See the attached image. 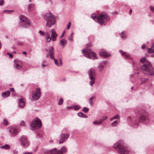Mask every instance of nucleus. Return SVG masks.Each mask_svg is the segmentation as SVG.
Returning <instances> with one entry per match:
<instances>
[{
    "label": "nucleus",
    "instance_id": "obj_1",
    "mask_svg": "<svg viewBox=\"0 0 154 154\" xmlns=\"http://www.w3.org/2000/svg\"><path fill=\"white\" fill-rule=\"evenodd\" d=\"M140 62L143 63L141 67V70L144 74H147L148 76L154 75V69L150 62L146 60L145 57H142L140 60Z\"/></svg>",
    "mask_w": 154,
    "mask_h": 154
},
{
    "label": "nucleus",
    "instance_id": "obj_2",
    "mask_svg": "<svg viewBox=\"0 0 154 154\" xmlns=\"http://www.w3.org/2000/svg\"><path fill=\"white\" fill-rule=\"evenodd\" d=\"M91 17L94 20L99 23L100 25L106 24V22L109 20V18H108L107 14L105 12L102 13L98 16L95 14H92Z\"/></svg>",
    "mask_w": 154,
    "mask_h": 154
},
{
    "label": "nucleus",
    "instance_id": "obj_3",
    "mask_svg": "<svg viewBox=\"0 0 154 154\" xmlns=\"http://www.w3.org/2000/svg\"><path fill=\"white\" fill-rule=\"evenodd\" d=\"M45 20L46 22V26L50 28L56 22V17L52 13H46L44 16Z\"/></svg>",
    "mask_w": 154,
    "mask_h": 154
},
{
    "label": "nucleus",
    "instance_id": "obj_4",
    "mask_svg": "<svg viewBox=\"0 0 154 154\" xmlns=\"http://www.w3.org/2000/svg\"><path fill=\"white\" fill-rule=\"evenodd\" d=\"M113 146L119 154H129L128 150L124 146V142L122 140L117 141Z\"/></svg>",
    "mask_w": 154,
    "mask_h": 154
},
{
    "label": "nucleus",
    "instance_id": "obj_5",
    "mask_svg": "<svg viewBox=\"0 0 154 154\" xmlns=\"http://www.w3.org/2000/svg\"><path fill=\"white\" fill-rule=\"evenodd\" d=\"M42 126L41 121L37 117L32 121L30 125V128L32 130H35L40 128Z\"/></svg>",
    "mask_w": 154,
    "mask_h": 154
},
{
    "label": "nucleus",
    "instance_id": "obj_6",
    "mask_svg": "<svg viewBox=\"0 0 154 154\" xmlns=\"http://www.w3.org/2000/svg\"><path fill=\"white\" fill-rule=\"evenodd\" d=\"M84 56L86 57L91 59L97 58L96 54L89 48H87L82 51Z\"/></svg>",
    "mask_w": 154,
    "mask_h": 154
},
{
    "label": "nucleus",
    "instance_id": "obj_7",
    "mask_svg": "<svg viewBox=\"0 0 154 154\" xmlns=\"http://www.w3.org/2000/svg\"><path fill=\"white\" fill-rule=\"evenodd\" d=\"M18 141L21 146L24 148H27L30 144V143L26 136H21L18 139Z\"/></svg>",
    "mask_w": 154,
    "mask_h": 154
},
{
    "label": "nucleus",
    "instance_id": "obj_8",
    "mask_svg": "<svg viewBox=\"0 0 154 154\" xmlns=\"http://www.w3.org/2000/svg\"><path fill=\"white\" fill-rule=\"evenodd\" d=\"M88 74L89 78L91 80L89 83L90 85L93 86L95 82V78L96 75V70L93 68H91L89 70Z\"/></svg>",
    "mask_w": 154,
    "mask_h": 154
},
{
    "label": "nucleus",
    "instance_id": "obj_9",
    "mask_svg": "<svg viewBox=\"0 0 154 154\" xmlns=\"http://www.w3.org/2000/svg\"><path fill=\"white\" fill-rule=\"evenodd\" d=\"M9 128L10 134L12 137L17 135L20 131L19 128L14 126H11Z\"/></svg>",
    "mask_w": 154,
    "mask_h": 154
},
{
    "label": "nucleus",
    "instance_id": "obj_10",
    "mask_svg": "<svg viewBox=\"0 0 154 154\" xmlns=\"http://www.w3.org/2000/svg\"><path fill=\"white\" fill-rule=\"evenodd\" d=\"M41 92L40 89L37 88L35 91L32 92V100L33 101H36L38 100L41 97Z\"/></svg>",
    "mask_w": 154,
    "mask_h": 154
},
{
    "label": "nucleus",
    "instance_id": "obj_11",
    "mask_svg": "<svg viewBox=\"0 0 154 154\" xmlns=\"http://www.w3.org/2000/svg\"><path fill=\"white\" fill-rule=\"evenodd\" d=\"M56 150V148L50 149L46 148H43L41 150L40 154H55Z\"/></svg>",
    "mask_w": 154,
    "mask_h": 154
},
{
    "label": "nucleus",
    "instance_id": "obj_12",
    "mask_svg": "<svg viewBox=\"0 0 154 154\" xmlns=\"http://www.w3.org/2000/svg\"><path fill=\"white\" fill-rule=\"evenodd\" d=\"M14 66L15 69L19 70L23 67V63L22 61L17 60H14Z\"/></svg>",
    "mask_w": 154,
    "mask_h": 154
},
{
    "label": "nucleus",
    "instance_id": "obj_13",
    "mask_svg": "<svg viewBox=\"0 0 154 154\" xmlns=\"http://www.w3.org/2000/svg\"><path fill=\"white\" fill-rule=\"evenodd\" d=\"M139 120L140 122L146 124L149 122V118L148 116L144 114L140 116Z\"/></svg>",
    "mask_w": 154,
    "mask_h": 154
},
{
    "label": "nucleus",
    "instance_id": "obj_14",
    "mask_svg": "<svg viewBox=\"0 0 154 154\" xmlns=\"http://www.w3.org/2000/svg\"><path fill=\"white\" fill-rule=\"evenodd\" d=\"M69 136V134H61L60 135V138L59 140V143L61 144L66 140Z\"/></svg>",
    "mask_w": 154,
    "mask_h": 154
},
{
    "label": "nucleus",
    "instance_id": "obj_15",
    "mask_svg": "<svg viewBox=\"0 0 154 154\" xmlns=\"http://www.w3.org/2000/svg\"><path fill=\"white\" fill-rule=\"evenodd\" d=\"M19 18L20 21L25 23L26 24L30 25L31 22L25 16L23 15H21L19 16Z\"/></svg>",
    "mask_w": 154,
    "mask_h": 154
},
{
    "label": "nucleus",
    "instance_id": "obj_16",
    "mask_svg": "<svg viewBox=\"0 0 154 154\" xmlns=\"http://www.w3.org/2000/svg\"><path fill=\"white\" fill-rule=\"evenodd\" d=\"M107 116H103L102 118H100L99 120H97L93 122V123L95 125H101L103 122L107 118Z\"/></svg>",
    "mask_w": 154,
    "mask_h": 154
},
{
    "label": "nucleus",
    "instance_id": "obj_17",
    "mask_svg": "<svg viewBox=\"0 0 154 154\" xmlns=\"http://www.w3.org/2000/svg\"><path fill=\"white\" fill-rule=\"evenodd\" d=\"M130 123L134 128H137L139 125V123L137 121V119L136 118H133L131 119L130 121Z\"/></svg>",
    "mask_w": 154,
    "mask_h": 154
},
{
    "label": "nucleus",
    "instance_id": "obj_18",
    "mask_svg": "<svg viewBox=\"0 0 154 154\" xmlns=\"http://www.w3.org/2000/svg\"><path fill=\"white\" fill-rule=\"evenodd\" d=\"M56 151L55 154H63V153H66L67 152V149L66 147L63 146L60 150L57 151V149Z\"/></svg>",
    "mask_w": 154,
    "mask_h": 154
},
{
    "label": "nucleus",
    "instance_id": "obj_19",
    "mask_svg": "<svg viewBox=\"0 0 154 154\" xmlns=\"http://www.w3.org/2000/svg\"><path fill=\"white\" fill-rule=\"evenodd\" d=\"M51 31L52 32L51 35V40L52 41L55 42L56 40L57 37V36L58 35L54 29H51Z\"/></svg>",
    "mask_w": 154,
    "mask_h": 154
},
{
    "label": "nucleus",
    "instance_id": "obj_20",
    "mask_svg": "<svg viewBox=\"0 0 154 154\" xmlns=\"http://www.w3.org/2000/svg\"><path fill=\"white\" fill-rule=\"evenodd\" d=\"M107 63L106 61H102L100 62L99 63L98 68L100 71H102L104 68L105 66Z\"/></svg>",
    "mask_w": 154,
    "mask_h": 154
},
{
    "label": "nucleus",
    "instance_id": "obj_21",
    "mask_svg": "<svg viewBox=\"0 0 154 154\" xmlns=\"http://www.w3.org/2000/svg\"><path fill=\"white\" fill-rule=\"evenodd\" d=\"M49 54L51 59L54 58V51L53 46H50L49 47Z\"/></svg>",
    "mask_w": 154,
    "mask_h": 154
},
{
    "label": "nucleus",
    "instance_id": "obj_22",
    "mask_svg": "<svg viewBox=\"0 0 154 154\" xmlns=\"http://www.w3.org/2000/svg\"><path fill=\"white\" fill-rule=\"evenodd\" d=\"M119 52L121 54L122 56H123L125 58H130V56L128 53L125 52H123L122 50H119Z\"/></svg>",
    "mask_w": 154,
    "mask_h": 154
},
{
    "label": "nucleus",
    "instance_id": "obj_23",
    "mask_svg": "<svg viewBox=\"0 0 154 154\" xmlns=\"http://www.w3.org/2000/svg\"><path fill=\"white\" fill-rule=\"evenodd\" d=\"M19 105L21 108H23L25 104V100L24 99H20L19 100Z\"/></svg>",
    "mask_w": 154,
    "mask_h": 154
},
{
    "label": "nucleus",
    "instance_id": "obj_24",
    "mask_svg": "<svg viewBox=\"0 0 154 154\" xmlns=\"http://www.w3.org/2000/svg\"><path fill=\"white\" fill-rule=\"evenodd\" d=\"M100 54L101 56L103 57H108L110 56L111 54L104 51H102L100 53Z\"/></svg>",
    "mask_w": 154,
    "mask_h": 154
},
{
    "label": "nucleus",
    "instance_id": "obj_25",
    "mask_svg": "<svg viewBox=\"0 0 154 154\" xmlns=\"http://www.w3.org/2000/svg\"><path fill=\"white\" fill-rule=\"evenodd\" d=\"M10 91H8L2 93V96L4 98H6L10 95Z\"/></svg>",
    "mask_w": 154,
    "mask_h": 154
},
{
    "label": "nucleus",
    "instance_id": "obj_26",
    "mask_svg": "<svg viewBox=\"0 0 154 154\" xmlns=\"http://www.w3.org/2000/svg\"><path fill=\"white\" fill-rule=\"evenodd\" d=\"M67 43V41L64 39L61 40L60 42V45L62 46L63 47H65Z\"/></svg>",
    "mask_w": 154,
    "mask_h": 154
},
{
    "label": "nucleus",
    "instance_id": "obj_27",
    "mask_svg": "<svg viewBox=\"0 0 154 154\" xmlns=\"http://www.w3.org/2000/svg\"><path fill=\"white\" fill-rule=\"evenodd\" d=\"M148 52L149 53H152L154 52V43H153L152 45V48H148Z\"/></svg>",
    "mask_w": 154,
    "mask_h": 154
},
{
    "label": "nucleus",
    "instance_id": "obj_28",
    "mask_svg": "<svg viewBox=\"0 0 154 154\" xmlns=\"http://www.w3.org/2000/svg\"><path fill=\"white\" fill-rule=\"evenodd\" d=\"M119 121L118 120H116L111 124V126L112 127H114L117 126L119 123Z\"/></svg>",
    "mask_w": 154,
    "mask_h": 154
},
{
    "label": "nucleus",
    "instance_id": "obj_29",
    "mask_svg": "<svg viewBox=\"0 0 154 154\" xmlns=\"http://www.w3.org/2000/svg\"><path fill=\"white\" fill-rule=\"evenodd\" d=\"M140 80V82L139 83V84L141 85L147 82L148 79L147 78H141Z\"/></svg>",
    "mask_w": 154,
    "mask_h": 154
},
{
    "label": "nucleus",
    "instance_id": "obj_30",
    "mask_svg": "<svg viewBox=\"0 0 154 154\" xmlns=\"http://www.w3.org/2000/svg\"><path fill=\"white\" fill-rule=\"evenodd\" d=\"M51 39V37H50L48 33H47L46 36L45 37V40L47 42H50Z\"/></svg>",
    "mask_w": 154,
    "mask_h": 154
},
{
    "label": "nucleus",
    "instance_id": "obj_31",
    "mask_svg": "<svg viewBox=\"0 0 154 154\" xmlns=\"http://www.w3.org/2000/svg\"><path fill=\"white\" fill-rule=\"evenodd\" d=\"M121 38L122 39H125L127 37L125 31H123L120 34Z\"/></svg>",
    "mask_w": 154,
    "mask_h": 154
},
{
    "label": "nucleus",
    "instance_id": "obj_32",
    "mask_svg": "<svg viewBox=\"0 0 154 154\" xmlns=\"http://www.w3.org/2000/svg\"><path fill=\"white\" fill-rule=\"evenodd\" d=\"M0 148L5 149H8L10 148V146L8 144H5V145L1 146Z\"/></svg>",
    "mask_w": 154,
    "mask_h": 154
},
{
    "label": "nucleus",
    "instance_id": "obj_33",
    "mask_svg": "<svg viewBox=\"0 0 154 154\" xmlns=\"http://www.w3.org/2000/svg\"><path fill=\"white\" fill-rule=\"evenodd\" d=\"M78 116L81 117L87 118V116H86L85 114H83L82 112H79L77 114Z\"/></svg>",
    "mask_w": 154,
    "mask_h": 154
},
{
    "label": "nucleus",
    "instance_id": "obj_34",
    "mask_svg": "<svg viewBox=\"0 0 154 154\" xmlns=\"http://www.w3.org/2000/svg\"><path fill=\"white\" fill-rule=\"evenodd\" d=\"M35 6V5L34 4H30L28 5L27 9L28 11L30 10L31 8H33Z\"/></svg>",
    "mask_w": 154,
    "mask_h": 154
},
{
    "label": "nucleus",
    "instance_id": "obj_35",
    "mask_svg": "<svg viewBox=\"0 0 154 154\" xmlns=\"http://www.w3.org/2000/svg\"><path fill=\"white\" fill-rule=\"evenodd\" d=\"M119 118V115L117 114L115 116H113V117L111 118L110 119V120L111 121H112L113 119H118Z\"/></svg>",
    "mask_w": 154,
    "mask_h": 154
},
{
    "label": "nucleus",
    "instance_id": "obj_36",
    "mask_svg": "<svg viewBox=\"0 0 154 154\" xmlns=\"http://www.w3.org/2000/svg\"><path fill=\"white\" fill-rule=\"evenodd\" d=\"M73 33L72 32L71 36L68 37V39L69 41L71 42H72L73 41Z\"/></svg>",
    "mask_w": 154,
    "mask_h": 154
},
{
    "label": "nucleus",
    "instance_id": "obj_37",
    "mask_svg": "<svg viewBox=\"0 0 154 154\" xmlns=\"http://www.w3.org/2000/svg\"><path fill=\"white\" fill-rule=\"evenodd\" d=\"M81 108V107L78 105H75L74 107V109L75 110H78Z\"/></svg>",
    "mask_w": 154,
    "mask_h": 154
},
{
    "label": "nucleus",
    "instance_id": "obj_38",
    "mask_svg": "<svg viewBox=\"0 0 154 154\" xmlns=\"http://www.w3.org/2000/svg\"><path fill=\"white\" fill-rule=\"evenodd\" d=\"M89 109L86 107H84L83 109V111L85 113H87L88 112Z\"/></svg>",
    "mask_w": 154,
    "mask_h": 154
},
{
    "label": "nucleus",
    "instance_id": "obj_39",
    "mask_svg": "<svg viewBox=\"0 0 154 154\" xmlns=\"http://www.w3.org/2000/svg\"><path fill=\"white\" fill-rule=\"evenodd\" d=\"M63 102V100L62 98H60L58 101V104L59 105H61L62 104Z\"/></svg>",
    "mask_w": 154,
    "mask_h": 154
},
{
    "label": "nucleus",
    "instance_id": "obj_40",
    "mask_svg": "<svg viewBox=\"0 0 154 154\" xmlns=\"http://www.w3.org/2000/svg\"><path fill=\"white\" fill-rule=\"evenodd\" d=\"M53 59L54 60V64L56 65H57L58 66H59L60 65L57 62V59H55L54 58V59Z\"/></svg>",
    "mask_w": 154,
    "mask_h": 154
},
{
    "label": "nucleus",
    "instance_id": "obj_41",
    "mask_svg": "<svg viewBox=\"0 0 154 154\" xmlns=\"http://www.w3.org/2000/svg\"><path fill=\"white\" fill-rule=\"evenodd\" d=\"M39 33L42 36H44L45 35V33L41 30L39 31Z\"/></svg>",
    "mask_w": 154,
    "mask_h": 154
},
{
    "label": "nucleus",
    "instance_id": "obj_42",
    "mask_svg": "<svg viewBox=\"0 0 154 154\" xmlns=\"http://www.w3.org/2000/svg\"><path fill=\"white\" fill-rule=\"evenodd\" d=\"M29 25H28L27 24H22L21 25V26H22L24 28H27L29 27Z\"/></svg>",
    "mask_w": 154,
    "mask_h": 154
},
{
    "label": "nucleus",
    "instance_id": "obj_43",
    "mask_svg": "<svg viewBox=\"0 0 154 154\" xmlns=\"http://www.w3.org/2000/svg\"><path fill=\"white\" fill-rule=\"evenodd\" d=\"M93 97H91L89 99V102L91 104V105H92V100H93Z\"/></svg>",
    "mask_w": 154,
    "mask_h": 154
},
{
    "label": "nucleus",
    "instance_id": "obj_44",
    "mask_svg": "<svg viewBox=\"0 0 154 154\" xmlns=\"http://www.w3.org/2000/svg\"><path fill=\"white\" fill-rule=\"evenodd\" d=\"M3 124L5 125H7L8 124L7 120L5 119H4V120Z\"/></svg>",
    "mask_w": 154,
    "mask_h": 154
},
{
    "label": "nucleus",
    "instance_id": "obj_45",
    "mask_svg": "<svg viewBox=\"0 0 154 154\" xmlns=\"http://www.w3.org/2000/svg\"><path fill=\"white\" fill-rule=\"evenodd\" d=\"M13 11H14L13 10H4L3 11V12H5L7 13H10L11 12H13Z\"/></svg>",
    "mask_w": 154,
    "mask_h": 154
},
{
    "label": "nucleus",
    "instance_id": "obj_46",
    "mask_svg": "<svg viewBox=\"0 0 154 154\" xmlns=\"http://www.w3.org/2000/svg\"><path fill=\"white\" fill-rule=\"evenodd\" d=\"M20 124L21 125L25 126V123L24 121H22L20 122Z\"/></svg>",
    "mask_w": 154,
    "mask_h": 154
},
{
    "label": "nucleus",
    "instance_id": "obj_47",
    "mask_svg": "<svg viewBox=\"0 0 154 154\" xmlns=\"http://www.w3.org/2000/svg\"><path fill=\"white\" fill-rule=\"evenodd\" d=\"M13 154H18V151L16 149H14L12 151Z\"/></svg>",
    "mask_w": 154,
    "mask_h": 154
},
{
    "label": "nucleus",
    "instance_id": "obj_48",
    "mask_svg": "<svg viewBox=\"0 0 154 154\" xmlns=\"http://www.w3.org/2000/svg\"><path fill=\"white\" fill-rule=\"evenodd\" d=\"M150 8L151 11L152 12H154V7L153 6H151L150 7Z\"/></svg>",
    "mask_w": 154,
    "mask_h": 154
},
{
    "label": "nucleus",
    "instance_id": "obj_49",
    "mask_svg": "<svg viewBox=\"0 0 154 154\" xmlns=\"http://www.w3.org/2000/svg\"><path fill=\"white\" fill-rule=\"evenodd\" d=\"M71 25V23L70 22H69L68 23L67 26V29H69Z\"/></svg>",
    "mask_w": 154,
    "mask_h": 154
},
{
    "label": "nucleus",
    "instance_id": "obj_50",
    "mask_svg": "<svg viewBox=\"0 0 154 154\" xmlns=\"http://www.w3.org/2000/svg\"><path fill=\"white\" fill-rule=\"evenodd\" d=\"M7 54L8 55H9L10 58H12L13 57V55L11 54L7 53Z\"/></svg>",
    "mask_w": 154,
    "mask_h": 154
},
{
    "label": "nucleus",
    "instance_id": "obj_51",
    "mask_svg": "<svg viewBox=\"0 0 154 154\" xmlns=\"http://www.w3.org/2000/svg\"><path fill=\"white\" fill-rule=\"evenodd\" d=\"M4 0H0V6L2 5L4 3Z\"/></svg>",
    "mask_w": 154,
    "mask_h": 154
},
{
    "label": "nucleus",
    "instance_id": "obj_52",
    "mask_svg": "<svg viewBox=\"0 0 154 154\" xmlns=\"http://www.w3.org/2000/svg\"><path fill=\"white\" fill-rule=\"evenodd\" d=\"M23 154H32V152H25L23 153Z\"/></svg>",
    "mask_w": 154,
    "mask_h": 154
},
{
    "label": "nucleus",
    "instance_id": "obj_53",
    "mask_svg": "<svg viewBox=\"0 0 154 154\" xmlns=\"http://www.w3.org/2000/svg\"><path fill=\"white\" fill-rule=\"evenodd\" d=\"M72 109V106H67L66 107V109L68 110L71 109Z\"/></svg>",
    "mask_w": 154,
    "mask_h": 154
},
{
    "label": "nucleus",
    "instance_id": "obj_54",
    "mask_svg": "<svg viewBox=\"0 0 154 154\" xmlns=\"http://www.w3.org/2000/svg\"><path fill=\"white\" fill-rule=\"evenodd\" d=\"M65 31H63V33H62V34L61 36H60V38H62L64 36V34H65Z\"/></svg>",
    "mask_w": 154,
    "mask_h": 154
},
{
    "label": "nucleus",
    "instance_id": "obj_55",
    "mask_svg": "<svg viewBox=\"0 0 154 154\" xmlns=\"http://www.w3.org/2000/svg\"><path fill=\"white\" fill-rule=\"evenodd\" d=\"M10 91L12 92H14V88H10Z\"/></svg>",
    "mask_w": 154,
    "mask_h": 154
},
{
    "label": "nucleus",
    "instance_id": "obj_56",
    "mask_svg": "<svg viewBox=\"0 0 154 154\" xmlns=\"http://www.w3.org/2000/svg\"><path fill=\"white\" fill-rule=\"evenodd\" d=\"M146 48V45H143L142 46H141V48L142 49H144L145 48Z\"/></svg>",
    "mask_w": 154,
    "mask_h": 154
},
{
    "label": "nucleus",
    "instance_id": "obj_57",
    "mask_svg": "<svg viewBox=\"0 0 154 154\" xmlns=\"http://www.w3.org/2000/svg\"><path fill=\"white\" fill-rule=\"evenodd\" d=\"M59 61H60V66H61L62 64V60L61 58H60V59Z\"/></svg>",
    "mask_w": 154,
    "mask_h": 154
},
{
    "label": "nucleus",
    "instance_id": "obj_58",
    "mask_svg": "<svg viewBox=\"0 0 154 154\" xmlns=\"http://www.w3.org/2000/svg\"><path fill=\"white\" fill-rule=\"evenodd\" d=\"M23 53L25 55L26 54V52L25 51H23Z\"/></svg>",
    "mask_w": 154,
    "mask_h": 154
},
{
    "label": "nucleus",
    "instance_id": "obj_59",
    "mask_svg": "<svg viewBox=\"0 0 154 154\" xmlns=\"http://www.w3.org/2000/svg\"><path fill=\"white\" fill-rule=\"evenodd\" d=\"M129 12L130 14H131L132 12V10L131 9L130 10V11H129Z\"/></svg>",
    "mask_w": 154,
    "mask_h": 154
},
{
    "label": "nucleus",
    "instance_id": "obj_60",
    "mask_svg": "<svg viewBox=\"0 0 154 154\" xmlns=\"http://www.w3.org/2000/svg\"><path fill=\"white\" fill-rule=\"evenodd\" d=\"M49 1L50 2L51 4H52V1L51 0H49Z\"/></svg>",
    "mask_w": 154,
    "mask_h": 154
},
{
    "label": "nucleus",
    "instance_id": "obj_61",
    "mask_svg": "<svg viewBox=\"0 0 154 154\" xmlns=\"http://www.w3.org/2000/svg\"><path fill=\"white\" fill-rule=\"evenodd\" d=\"M42 66H47V65H42Z\"/></svg>",
    "mask_w": 154,
    "mask_h": 154
},
{
    "label": "nucleus",
    "instance_id": "obj_62",
    "mask_svg": "<svg viewBox=\"0 0 154 154\" xmlns=\"http://www.w3.org/2000/svg\"><path fill=\"white\" fill-rule=\"evenodd\" d=\"M53 142V141L52 140H50V143H51V142Z\"/></svg>",
    "mask_w": 154,
    "mask_h": 154
},
{
    "label": "nucleus",
    "instance_id": "obj_63",
    "mask_svg": "<svg viewBox=\"0 0 154 154\" xmlns=\"http://www.w3.org/2000/svg\"><path fill=\"white\" fill-rule=\"evenodd\" d=\"M133 88H134L133 87H132L131 88V90H133Z\"/></svg>",
    "mask_w": 154,
    "mask_h": 154
},
{
    "label": "nucleus",
    "instance_id": "obj_64",
    "mask_svg": "<svg viewBox=\"0 0 154 154\" xmlns=\"http://www.w3.org/2000/svg\"><path fill=\"white\" fill-rule=\"evenodd\" d=\"M13 53H16V51H14L13 52Z\"/></svg>",
    "mask_w": 154,
    "mask_h": 154
}]
</instances>
